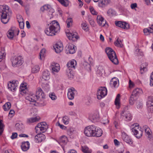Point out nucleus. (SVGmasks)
<instances>
[{"instance_id":"obj_42","label":"nucleus","mask_w":153,"mask_h":153,"mask_svg":"<svg viewBox=\"0 0 153 153\" xmlns=\"http://www.w3.org/2000/svg\"><path fill=\"white\" fill-rule=\"evenodd\" d=\"M39 70V67L38 65L34 66L32 68V72L33 73L38 72Z\"/></svg>"},{"instance_id":"obj_25","label":"nucleus","mask_w":153,"mask_h":153,"mask_svg":"<svg viewBox=\"0 0 153 153\" xmlns=\"http://www.w3.org/2000/svg\"><path fill=\"white\" fill-rule=\"evenodd\" d=\"M39 119V118L37 117L28 118L27 119L26 123L28 124H30L33 123L38 121Z\"/></svg>"},{"instance_id":"obj_47","label":"nucleus","mask_w":153,"mask_h":153,"mask_svg":"<svg viewBox=\"0 0 153 153\" xmlns=\"http://www.w3.org/2000/svg\"><path fill=\"white\" fill-rule=\"evenodd\" d=\"M66 139L67 138L66 136H62L59 138V143L60 144L61 143H65Z\"/></svg>"},{"instance_id":"obj_7","label":"nucleus","mask_w":153,"mask_h":153,"mask_svg":"<svg viewBox=\"0 0 153 153\" xmlns=\"http://www.w3.org/2000/svg\"><path fill=\"white\" fill-rule=\"evenodd\" d=\"M35 96L36 97V100L40 101H42L45 98V95L40 88H37Z\"/></svg>"},{"instance_id":"obj_43","label":"nucleus","mask_w":153,"mask_h":153,"mask_svg":"<svg viewBox=\"0 0 153 153\" xmlns=\"http://www.w3.org/2000/svg\"><path fill=\"white\" fill-rule=\"evenodd\" d=\"M107 14L109 16H111L114 15L116 14L115 11L113 9L110 8L108 10Z\"/></svg>"},{"instance_id":"obj_23","label":"nucleus","mask_w":153,"mask_h":153,"mask_svg":"<svg viewBox=\"0 0 153 153\" xmlns=\"http://www.w3.org/2000/svg\"><path fill=\"white\" fill-rule=\"evenodd\" d=\"M143 128L144 129L145 132L147 135H148V138L149 140L151 139L152 138V135L151 133V130L149 128L148 126L145 125L143 126Z\"/></svg>"},{"instance_id":"obj_14","label":"nucleus","mask_w":153,"mask_h":153,"mask_svg":"<svg viewBox=\"0 0 153 153\" xmlns=\"http://www.w3.org/2000/svg\"><path fill=\"white\" fill-rule=\"evenodd\" d=\"M65 49L68 51L70 53L73 54L76 52L75 48L74 46L71 44L67 45L65 48Z\"/></svg>"},{"instance_id":"obj_12","label":"nucleus","mask_w":153,"mask_h":153,"mask_svg":"<svg viewBox=\"0 0 153 153\" xmlns=\"http://www.w3.org/2000/svg\"><path fill=\"white\" fill-rule=\"evenodd\" d=\"M135 128L131 129L133 134L137 138H140L142 135V131L140 129H137Z\"/></svg>"},{"instance_id":"obj_50","label":"nucleus","mask_w":153,"mask_h":153,"mask_svg":"<svg viewBox=\"0 0 153 153\" xmlns=\"http://www.w3.org/2000/svg\"><path fill=\"white\" fill-rule=\"evenodd\" d=\"M49 96L52 100H56L57 99V97L54 92L50 93Z\"/></svg>"},{"instance_id":"obj_31","label":"nucleus","mask_w":153,"mask_h":153,"mask_svg":"<svg viewBox=\"0 0 153 153\" xmlns=\"http://www.w3.org/2000/svg\"><path fill=\"white\" fill-rule=\"evenodd\" d=\"M19 91L25 94L27 91L26 84H21L20 87Z\"/></svg>"},{"instance_id":"obj_55","label":"nucleus","mask_w":153,"mask_h":153,"mask_svg":"<svg viewBox=\"0 0 153 153\" xmlns=\"http://www.w3.org/2000/svg\"><path fill=\"white\" fill-rule=\"evenodd\" d=\"M147 105L148 107L149 111L151 113H153V105H149L148 104H147Z\"/></svg>"},{"instance_id":"obj_27","label":"nucleus","mask_w":153,"mask_h":153,"mask_svg":"<svg viewBox=\"0 0 153 153\" xmlns=\"http://www.w3.org/2000/svg\"><path fill=\"white\" fill-rule=\"evenodd\" d=\"M137 97L133 94L131 95L129 99V103L130 105H133L137 99Z\"/></svg>"},{"instance_id":"obj_40","label":"nucleus","mask_w":153,"mask_h":153,"mask_svg":"<svg viewBox=\"0 0 153 153\" xmlns=\"http://www.w3.org/2000/svg\"><path fill=\"white\" fill-rule=\"evenodd\" d=\"M62 5L65 6H68L69 4L68 0H57Z\"/></svg>"},{"instance_id":"obj_18","label":"nucleus","mask_w":153,"mask_h":153,"mask_svg":"<svg viewBox=\"0 0 153 153\" xmlns=\"http://www.w3.org/2000/svg\"><path fill=\"white\" fill-rule=\"evenodd\" d=\"M110 85L111 87H117L119 85V80L116 77L112 78L110 81Z\"/></svg>"},{"instance_id":"obj_56","label":"nucleus","mask_w":153,"mask_h":153,"mask_svg":"<svg viewBox=\"0 0 153 153\" xmlns=\"http://www.w3.org/2000/svg\"><path fill=\"white\" fill-rule=\"evenodd\" d=\"M48 127H45V126H42L40 128L39 130H40V133H44L47 130V128Z\"/></svg>"},{"instance_id":"obj_11","label":"nucleus","mask_w":153,"mask_h":153,"mask_svg":"<svg viewBox=\"0 0 153 153\" xmlns=\"http://www.w3.org/2000/svg\"><path fill=\"white\" fill-rule=\"evenodd\" d=\"M53 48L56 52L57 53L61 52L63 49L62 44L60 42L56 44L53 46Z\"/></svg>"},{"instance_id":"obj_46","label":"nucleus","mask_w":153,"mask_h":153,"mask_svg":"<svg viewBox=\"0 0 153 153\" xmlns=\"http://www.w3.org/2000/svg\"><path fill=\"white\" fill-rule=\"evenodd\" d=\"M104 71V70L102 66H99L98 67L97 70V74L100 75H101Z\"/></svg>"},{"instance_id":"obj_57","label":"nucleus","mask_w":153,"mask_h":153,"mask_svg":"<svg viewBox=\"0 0 153 153\" xmlns=\"http://www.w3.org/2000/svg\"><path fill=\"white\" fill-rule=\"evenodd\" d=\"M56 125L58 126L62 129L65 130L66 127L62 124H61L59 122L56 123Z\"/></svg>"},{"instance_id":"obj_3","label":"nucleus","mask_w":153,"mask_h":153,"mask_svg":"<svg viewBox=\"0 0 153 153\" xmlns=\"http://www.w3.org/2000/svg\"><path fill=\"white\" fill-rule=\"evenodd\" d=\"M11 13V11L9 10V7L5 6L1 11V20L2 22L4 24L7 23L9 20V19L7 18V16H9Z\"/></svg>"},{"instance_id":"obj_2","label":"nucleus","mask_w":153,"mask_h":153,"mask_svg":"<svg viewBox=\"0 0 153 153\" xmlns=\"http://www.w3.org/2000/svg\"><path fill=\"white\" fill-rule=\"evenodd\" d=\"M105 51L110 60L114 64H118L119 63L118 60L116 53L113 49L108 47L105 48Z\"/></svg>"},{"instance_id":"obj_29","label":"nucleus","mask_w":153,"mask_h":153,"mask_svg":"<svg viewBox=\"0 0 153 153\" xmlns=\"http://www.w3.org/2000/svg\"><path fill=\"white\" fill-rule=\"evenodd\" d=\"M123 41V40H121L118 38L116 41L114 42V44L118 47L123 48V45L122 43Z\"/></svg>"},{"instance_id":"obj_20","label":"nucleus","mask_w":153,"mask_h":153,"mask_svg":"<svg viewBox=\"0 0 153 153\" xmlns=\"http://www.w3.org/2000/svg\"><path fill=\"white\" fill-rule=\"evenodd\" d=\"M99 119V115L97 112L94 113L90 117V120L93 122H95L98 121Z\"/></svg>"},{"instance_id":"obj_33","label":"nucleus","mask_w":153,"mask_h":153,"mask_svg":"<svg viewBox=\"0 0 153 153\" xmlns=\"http://www.w3.org/2000/svg\"><path fill=\"white\" fill-rule=\"evenodd\" d=\"M26 99L30 102H35L36 101V97L35 95L34 94L27 96Z\"/></svg>"},{"instance_id":"obj_49","label":"nucleus","mask_w":153,"mask_h":153,"mask_svg":"<svg viewBox=\"0 0 153 153\" xmlns=\"http://www.w3.org/2000/svg\"><path fill=\"white\" fill-rule=\"evenodd\" d=\"M73 22L72 19L71 18H68L66 21L67 24V27L69 28L72 25Z\"/></svg>"},{"instance_id":"obj_30","label":"nucleus","mask_w":153,"mask_h":153,"mask_svg":"<svg viewBox=\"0 0 153 153\" xmlns=\"http://www.w3.org/2000/svg\"><path fill=\"white\" fill-rule=\"evenodd\" d=\"M5 56L6 53L4 48H1L0 49V62L5 58Z\"/></svg>"},{"instance_id":"obj_6","label":"nucleus","mask_w":153,"mask_h":153,"mask_svg":"<svg viewBox=\"0 0 153 153\" xmlns=\"http://www.w3.org/2000/svg\"><path fill=\"white\" fill-rule=\"evenodd\" d=\"M107 94V89L105 87L99 88L97 92V98L100 100L104 97Z\"/></svg>"},{"instance_id":"obj_62","label":"nucleus","mask_w":153,"mask_h":153,"mask_svg":"<svg viewBox=\"0 0 153 153\" xmlns=\"http://www.w3.org/2000/svg\"><path fill=\"white\" fill-rule=\"evenodd\" d=\"M88 21L90 25L92 26H94L95 23L94 20L92 19L91 18H89Z\"/></svg>"},{"instance_id":"obj_34","label":"nucleus","mask_w":153,"mask_h":153,"mask_svg":"<svg viewBox=\"0 0 153 153\" xmlns=\"http://www.w3.org/2000/svg\"><path fill=\"white\" fill-rule=\"evenodd\" d=\"M142 93V90L140 88H137L133 90L132 94L138 97L140 94Z\"/></svg>"},{"instance_id":"obj_16","label":"nucleus","mask_w":153,"mask_h":153,"mask_svg":"<svg viewBox=\"0 0 153 153\" xmlns=\"http://www.w3.org/2000/svg\"><path fill=\"white\" fill-rule=\"evenodd\" d=\"M76 92V91L73 88L69 89L68 93V99L70 100L74 99V94Z\"/></svg>"},{"instance_id":"obj_59","label":"nucleus","mask_w":153,"mask_h":153,"mask_svg":"<svg viewBox=\"0 0 153 153\" xmlns=\"http://www.w3.org/2000/svg\"><path fill=\"white\" fill-rule=\"evenodd\" d=\"M16 129L19 131L22 130V128L21 127V125L19 123H16Z\"/></svg>"},{"instance_id":"obj_13","label":"nucleus","mask_w":153,"mask_h":153,"mask_svg":"<svg viewBox=\"0 0 153 153\" xmlns=\"http://www.w3.org/2000/svg\"><path fill=\"white\" fill-rule=\"evenodd\" d=\"M51 67L53 73L54 72H58L60 70V66L59 64L55 62H52L51 65Z\"/></svg>"},{"instance_id":"obj_48","label":"nucleus","mask_w":153,"mask_h":153,"mask_svg":"<svg viewBox=\"0 0 153 153\" xmlns=\"http://www.w3.org/2000/svg\"><path fill=\"white\" fill-rule=\"evenodd\" d=\"M143 32L146 35H148L150 33L153 32V29H152V31L150 29L145 28L143 30Z\"/></svg>"},{"instance_id":"obj_21","label":"nucleus","mask_w":153,"mask_h":153,"mask_svg":"<svg viewBox=\"0 0 153 153\" xmlns=\"http://www.w3.org/2000/svg\"><path fill=\"white\" fill-rule=\"evenodd\" d=\"M95 130L94 131V137H100L102 134V129L97 127L95 126Z\"/></svg>"},{"instance_id":"obj_5","label":"nucleus","mask_w":153,"mask_h":153,"mask_svg":"<svg viewBox=\"0 0 153 153\" xmlns=\"http://www.w3.org/2000/svg\"><path fill=\"white\" fill-rule=\"evenodd\" d=\"M95 126L91 125L86 127L84 131L85 135L88 137H94V131L95 130Z\"/></svg>"},{"instance_id":"obj_24","label":"nucleus","mask_w":153,"mask_h":153,"mask_svg":"<svg viewBox=\"0 0 153 153\" xmlns=\"http://www.w3.org/2000/svg\"><path fill=\"white\" fill-rule=\"evenodd\" d=\"M76 65V61L73 59L70 62H68L67 64L68 69L73 68L75 69V66Z\"/></svg>"},{"instance_id":"obj_10","label":"nucleus","mask_w":153,"mask_h":153,"mask_svg":"<svg viewBox=\"0 0 153 153\" xmlns=\"http://www.w3.org/2000/svg\"><path fill=\"white\" fill-rule=\"evenodd\" d=\"M115 24L116 26L122 28L128 29L129 28V25L125 22L116 21Z\"/></svg>"},{"instance_id":"obj_63","label":"nucleus","mask_w":153,"mask_h":153,"mask_svg":"<svg viewBox=\"0 0 153 153\" xmlns=\"http://www.w3.org/2000/svg\"><path fill=\"white\" fill-rule=\"evenodd\" d=\"M134 83L131 81L130 80H129V87L130 88H132L134 87Z\"/></svg>"},{"instance_id":"obj_39","label":"nucleus","mask_w":153,"mask_h":153,"mask_svg":"<svg viewBox=\"0 0 153 153\" xmlns=\"http://www.w3.org/2000/svg\"><path fill=\"white\" fill-rule=\"evenodd\" d=\"M19 17L20 18V20H18V21L19 23L20 28L22 29L24 28V23L23 22V19L22 16H19Z\"/></svg>"},{"instance_id":"obj_58","label":"nucleus","mask_w":153,"mask_h":153,"mask_svg":"<svg viewBox=\"0 0 153 153\" xmlns=\"http://www.w3.org/2000/svg\"><path fill=\"white\" fill-rule=\"evenodd\" d=\"M102 122L104 124H105L106 123H108V120L107 118L105 117H104L102 118Z\"/></svg>"},{"instance_id":"obj_15","label":"nucleus","mask_w":153,"mask_h":153,"mask_svg":"<svg viewBox=\"0 0 153 153\" xmlns=\"http://www.w3.org/2000/svg\"><path fill=\"white\" fill-rule=\"evenodd\" d=\"M122 139L126 143L129 144H132V142L131 139L125 133H122Z\"/></svg>"},{"instance_id":"obj_64","label":"nucleus","mask_w":153,"mask_h":153,"mask_svg":"<svg viewBox=\"0 0 153 153\" xmlns=\"http://www.w3.org/2000/svg\"><path fill=\"white\" fill-rule=\"evenodd\" d=\"M143 105V103L140 101H138L137 103V108H141Z\"/></svg>"},{"instance_id":"obj_4","label":"nucleus","mask_w":153,"mask_h":153,"mask_svg":"<svg viewBox=\"0 0 153 153\" xmlns=\"http://www.w3.org/2000/svg\"><path fill=\"white\" fill-rule=\"evenodd\" d=\"M12 66L14 67L21 66L23 62V60L21 56H14L11 59Z\"/></svg>"},{"instance_id":"obj_35","label":"nucleus","mask_w":153,"mask_h":153,"mask_svg":"<svg viewBox=\"0 0 153 153\" xmlns=\"http://www.w3.org/2000/svg\"><path fill=\"white\" fill-rule=\"evenodd\" d=\"M120 94H118L117 95L114 101L115 104L116 105L117 108H119L120 105Z\"/></svg>"},{"instance_id":"obj_51","label":"nucleus","mask_w":153,"mask_h":153,"mask_svg":"<svg viewBox=\"0 0 153 153\" xmlns=\"http://www.w3.org/2000/svg\"><path fill=\"white\" fill-rule=\"evenodd\" d=\"M147 104L149 105H153V96L149 97H148Z\"/></svg>"},{"instance_id":"obj_26","label":"nucleus","mask_w":153,"mask_h":153,"mask_svg":"<svg viewBox=\"0 0 153 153\" xmlns=\"http://www.w3.org/2000/svg\"><path fill=\"white\" fill-rule=\"evenodd\" d=\"M50 74L48 70H45L43 71L42 77L45 80H47L50 79Z\"/></svg>"},{"instance_id":"obj_36","label":"nucleus","mask_w":153,"mask_h":153,"mask_svg":"<svg viewBox=\"0 0 153 153\" xmlns=\"http://www.w3.org/2000/svg\"><path fill=\"white\" fill-rule=\"evenodd\" d=\"M16 86H15L14 82L12 81V82H10L8 84V89H10V90L12 91V89L13 90H16Z\"/></svg>"},{"instance_id":"obj_54","label":"nucleus","mask_w":153,"mask_h":153,"mask_svg":"<svg viewBox=\"0 0 153 153\" xmlns=\"http://www.w3.org/2000/svg\"><path fill=\"white\" fill-rule=\"evenodd\" d=\"M42 124L40 123H38L37 124L36 127L35 128V130L36 131V133H37L38 132V131H39V130L40 129V128H41V127H42Z\"/></svg>"},{"instance_id":"obj_28","label":"nucleus","mask_w":153,"mask_h":153,"mask_svg":"<svg viewBox=\"0 0 153 153\" xmlns=\"http://www.w3.org/2000/svg\"><path fill=\"white\" fill-rule=\"evenodd\" d=\"M15 33V30L13 28L11 29L8 31L7 33V36L9 39H12Z\"/></svg>"},{"instance_id":"obj_8","label":"nucleus","mask_w":153,"mask_h":153,"mask_svg":"<svg viewBox=\"0 0 153 153\" xmlns=\"http://www.w3.org/2000/svg\"><path fill=\"white\" fill-rule=\"evenodd\" d=\"M66 34L68 39L70 40H72L73 41H76L79 38L78 33L76 31L72 32H66Z\"/></svg>"},{"instance_id":"obj_38","label":"nucleus","mask_w":153,"mask_h":153,"mask_svg":"<svg viewBox=\"0 0 153 153\" xmlns=\"http://www.w3.org/2000/svg\"><path fill=\"white\" fill-rule=\"evenodd\" d=\"M11 107V104L10 102H7L3 106V108L5 111H7L10 109Z\"/></svg>"},{"instance_id":"obj_45","label":"nucleus","mask_w":153,"mask_h":153,"mask_svg":"<svg viewBox=\"0 0 153 153\" xmlns=\"http://www.w3.org/2000/svg\"><path fill=\"white\" fill-rule=\"evenodd\" d=\"M69 117L67 116H65L63 117L62 121L65 125H67L69 123Z\"/></svg>"},{"instance_id":"obj_44","label":"nucleus","mask_w":153,"mask_h":153,"mask_svg":"<svg viewBox=\"0 0 153 153\" xmlns=\"http://www.w3.org/2000/svg\"><path fill=\"white\" fill-rule=\"evenodd\" d=\"M40 133H39L35 136V141L37 143H39L42 142V139L40 138Z\"/></svg>"},{"instance_id":"obj_19","label":"nucleus","mask_w":153,"mask_h":153,"mask_svg":"<svg viewBox=\"0 0 153 153\" xmlns=\"http://www.w3.org/2000/svg\"><path fill=\"white\" fill-rule=\"evenodd\" d=\"M97 21L99 25L101 26H104L106 23L105 20H104L103 17L100 15L97 16Z\"/></svg>"},{"instance_id":"obj_9","label":"nucleus","mask_w":153,"mask_h":153,"mask_svg":"<svg viewBox=\"0 0 153 153\" xmlns=\"http://www.w3.org/2000/svg\"><path fill=\"white\" fill-rule=\"evenodd\" d=\"M121 115L123 119L127 121H130L132 119L131 115L128 111L123 110L121 113Z\"/></svg>"},{"instance_id":"obj_37","label":"nucleus","mask_w":153,"mask_h":153,"mask_svg":"<svg viewBox=\"0 0 153 153\" xmlns=\"http://www.w3.org/2000/svg\"><path fill=\"white\" fill-rule=\"evenodd\" d=\"M41 9L42 11H44L45 10H48L50 9L49 11H51L52 13H53L54 12V10L51 8V6L49 5H44L43 7H41Z\"/></svg>"},{"instance_id":"obj_53","label":"nucleus","mask_w":153,"mask_h":153,"mask_svg":"<svg viewBox=\"0 0 153 153\" xmlns=\"http://www.w3.org/2000/svg\"><path fill=\"white\" fill-rule=\"evenodd\" d=\"M2 120H0V135H1L4 131V125L2 123Z\"/></svg>"},{"instance_id":"obj_60","label":"nucleus","mask_w":153,"mask_h":153,"mask_svg":"<svg viewBox=\"0 0 153 153\" xmlns=\"http://www.w3.org/2000/svg\"><path fill=\"white\" fill-rule=\"evenodd\" d=\"M150 85L153 86V72L152 73L150 76Z\"/></svg>"},{"instance_id":"obj_52","label":"nucleus","mask_w":153,"mask_h":153,"mask_svg":"<svg viewBox=\"0 0 153 153\" xmlns=\"http://www.w3.org/2000/svg\"><path fill=\"white\" fill-rule=\"evenodd\" d=\"M81 25L83 29L86 31L88 30V26H87V24L85 22H83L82 23Z\"/></svg>"},{"instance_id":"obj_41","label":"nucleus","mask_w":153,"mask_h":153,"mask_svg":"<svg viewBox=\"0 0 153 153\" xmlns=\"http://www.w3.org/2000/svg\"><path fill=\"white\" fill-rule=\"evenodd\" d=\"M82 151L84 153H91V151L86 146H82Z\"/></svg>"},{"instance_id":"obj_22","label":"nucleus","mask_w":153,"mask_h":153,"mask_svg":"<svg viewBox=\"0 0 153 153\" xmlns=\"http://www.w3.org/2000/svg\"><path fill=\"white\" fill-rule=\"evenodd\" d=\"M30 147V143L28 141L23 142L21 146L22 150L23 151H27Z\"/></svg>"},{"instance_id":"obj_32","label":"nucleus","mask_w":153,"mask_h":153,"mask_svg":"<svg viewBox=\"0 0 153 153\" xmlns=\"http://www.w3.org/2000/svg\"><path fill=\"white\" fill-rule=\"evenodd\" d=\"M66 75L68 78L73 79L74 74L72 69H67L66 70Z\"/></svg>"},{"instance_id":"obj_1","label":"nucleus","mask_w":153,"mask_h":153,"mask_svg":"<svg viewBox=\"0 0 153 153\" xmlns=\"http://www.w3.org/2000/svg\"><path fill=\"white\" fill-rule=\"evenodd\" d=\"M48 25V27L46 28L45 30V33L47 36H54L60 30V27L59 24L56 21H52L50 23V25Z\"/></svg>"},{"instance_id":"obj_17","label":"nucleus","mask_w":153,"mask_h":153,"mask_svg":"<svg viewBox=\"0 0 153 153\" xmlns=\"http://www.w3.org/2000/svg\"><path fill=\"white\" fill-rule=\"evenodd\" d=\"M110 2V0H100L98 3V5L100 7H104Z\"/></svg>"},{"instance_id":"obj_61","label":"nucleus","mask_w":153,"mask_h":153,"mask_svg":"<svg viewBox=\"0 0 153 153\" xmlns=\"http://www.w3.org/2000/svg\"><path fill=\"white\" fill-rule=\"evenodd\" d=\"M90 11L91 13L94 15H96L97 14V12L95 11L93 7H91L90 8Z\"/></svg>"}]
</instances>
